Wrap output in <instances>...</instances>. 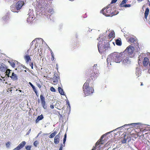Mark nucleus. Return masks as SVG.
I'll return each instance as SVG.
<instances>
[{"label": "nucleus", "instance_id": "nucleus-46", "mask_svg": "<svg viewBox=\"0 0 150 150\" xmlns=\"http://www.w3.org/2000/svg\"><path fill=\"white\" fill-rule=\"evenodd\" d=\"M66 103H67V104L68 105H70V104H69V101L68 100H67L66 101Z\"/></svg>", "mask_w": 150, "mask_h": 150}, {"label": "nucleus", "instance_id": "nucleus-41", "mask_svg": "<svg viewBox=\"0 0 150 150\" xmlns=\"http://www.w3.org/2000/svg\"><path fill=\"white\" fill-rule=\"evenodd\" d=\"M67 109H68L69 111L70 110L71 108L70 105H68V106H67Z\"/></svg>", "mask_w": 150, "mask_h": 150}, {"label": "nucleus", "instance_id": "nucleus-19", "mask_svg": "<svg viewBox=\"0 0 150 150\" xmlns=\"http://www.w3.org/2000/svg\"><path fill=\"white\" fill-rule=\"evenodd\" d=\"M43 118L44 117L42 115H40L38 116L35 120L36 122V123H38L40 120H42Z\"/></svg>", "mask_w": 150, "mask_h": 150}, {"label": "nucleus", "instance_id": "nucleus-22", "mask_svg": "<svg viewBox=\"0 0 150 150\" xmlns=\"http://www.w3.org/2000/svg\"><path fill=\"white\" fill-rule=\"evenodd\" d=\"M108 36L109 38H114L115 36V34L114 31H111Z\"/></svg>", "mask_w": 150, "mask_h": 150}, {"label": "nucleus", "instance_id": "nucleus-50", "mask_svg": "<svg viewBox=\"0 0 150 150\" xmlns=\"http://www.w3.org/2000/svg\"><path fill=\"white\" fill-rule=\"evenodd\" d=\"M137 1L139 2L142 1H143V0H137Z\"/></svg>", "mask_w": 150, "mask_h": 150}, {"label": "nucleus", "instance_id": "nucleus-8", "mask_svg": "<svg viewBox=\"0 0 150 150\" xmlns=\"http://www.w3.org/2000/svg\"><path fill=\"white\" fill-rule=\"evenodd\" d=\"M53 84L55 85L57 84L59 81V77L58 74L56 73H54V77L53 78Z\"/></svg>", "mask_w": 150, "mask_h": 150}, {"label": "nucleus", "instance_id": "nucleus-26", "mask_svg": "<svg viewBox=\"0 0 150 150\" xmlns=\"http://www.w3.org/2000/svg\"><path fill=\"white\" fill-rule=\"evenodd\" d=\"M8 62L9 63L11 66L13 68H14L15 66V64L14 61H9Z\"/></svg>", "mask_w": 150, "mask_h": 150}, {"label": "nucleus", "instance_id": "nucleus-37", "mask_svg": "<svg viewBox=\"0 0 150 150\" xmlns=\"http://www.w3.org/2000/svg\"><path fill=\"white\" fill-rule=\"evenodd\" d=\"M63 147H64V144H61V145L60 146V148L59 149V150H62Z\"/></svg>", "mask_w": 150, "mask_h": 150}, {"label": "nucleus", "instance_id": "nucleus-31", "mask_svg": "<svg viewBox=\"0 0 150 150\" xmlns=\"http://www.w3.org/2000/svg\"><path fill=\"white\" fill-rule=\"evenodd\" d=\"M126 136V135H125L124 136V139H123V140H121V142L123 144H124V143H126L127 142V139L126 138H125Z\"/></svg>", "mask_w": 150, "mask_h": 150}, {"label": "nucleus", "instance_id": "nucleus-15", "mask_svg": "<svg viewBox=\"0 0 150 150\" xmlns=\"http://www.w3.org/2000/svg\"><path fill=\"white\" fill-rule=\"evenodd\" d=\"M24 58L27 63H28L31 61L30 57L29 55H28V54L24 56Z\"/></svg>", "mask_w": 150, "mask_h": 150}, {"label": "nucleus", "instance_id": "nucleus-30", "mask_svg": "<svg viewBox=\"0 0 150 150\" xmlns=\"http://www.w3.org/2000/svg\"><path fill=\"white\" fill-rule=\"evenodd\" d=\"M11 70H10L9 69H7L6 70V75H7L8 77H9V75L10 73V71H11Z\"/></svg>", "mask_w": 150, "mask_h": 150}, {"label": "nucleus", "instance_id": "nucleus-32", "mask_svg": "<svg viewBox=\"0 0 150 150\" xmlns=\"http://www.w3.org/2000/svg\"><path fill=\"white\" fill-rule=\"evenodd\" d=\"M31 147V146L29 145H27L25 146V148L27 150H30Z\"/></svg>", "mask_w": 150, "mask_h": 150}, {"label": "nucleus", "instance_id": "nucleus-11", "mask_svg": "<svg viewBox=\"0 0 150 150\" xmlns=\"http://www.w3.org/2000/svg\"><path fill=\"white\" fill-rule=\"evenodd\" d=\"M23 4V2L21 1H18L16 5V8L17 10H19L21 8Z\"/></svg>", "mask_w": 150, "mask_h": 150}, {"label": "nucleus", "instance_id": "nucleus-18", "mask_svg": "<svg viewBox=\"0 0 150 150\" xmlns=\"http://www.w3.org/2000/svg\"><path fill=\"white\" fill-rule=\"evenodd\" d=\"M127 1L128 0H123L121 3L119 4V6L120 7H124Z\"/></svg>", "mask_w": 150, "mask_h": 150}, {"label": "nucleus", "instance_id": "nucleus-13", "mask_svg": "<svg viewBox=\"0 0 150 150\" xmlns=\"http://www.w3.org/2000/svg\"><path fill=\"white\" fill-rule=\"evenodd\" d=\"M61 135L60 132H59L58 134L54 138V142L55 144H57L59 143V138Z\"/></svg>", "mask_w": 150, "mask_h": 150}, {"label": "nucleus", "instance_id": "nucleus-23", "mask_svg": "<svg viewBox=\"0 0 150 150\" xmlns=\"http://www.w3.org/2000/svg\"><path fill=\"white\" fill-rule=\"evenodd\" d=\"M149 8H146L144 13V17L146 19L147 17L149 14Z\"/></svg>", "mask_w": 150, "mask_h": 150}, {"label": "nucleus", "instance_id": "nucleus-40", "mask_svg": "<svg viewBox=\"0 0 150 150\" xmlns=\"http://www.w3.org/2000/svg\"><path fill=\"white\" fill-rule=\"evenodd\" d=\"M117 0H112L111 4L115 3L117 1Z\"/></svg>", "mask_w": 150, "mask_h": 150}, {"label": "nucleus", "instance_id": "nucleus-55", "mask_svg": "<svg viewBox=\"0 0 150 150\" xmlns=\"http://www.w3.org/2000/svg\"><path fill=\"white\" fill-rule=\"evenodd\" d=\"M19 91L20 92H21L22 91L21 90H19Z\"/></svg>", "mask_w": 150, "mask_h": 150}, {"label": "nucleus", "instance_id": "nucleus-5", "mask_svg": "<svg viewBox=\"0 0 150 150\" xmlns=\"http://www.w3.org/2000/svg\"><path fill=\"white\" fill-rule=\"evenodd\" d=\"M108 44H106L105 45L103 46L102 45L101 42H99L98 44V47L100 53L102 54L103 52L105 51L108 49Z\"/></svg>", "mask_w": 150, "mask_h": 150}, {"label": "nucleus", "instance_id": "nucleus-33", "mask_svg": "<svg viewBox=\"0 0 150 150\" xmlns=\"http://www.w3.org/2000/svg\"><path fill=\"white\" fill-rule=\"evenodd\" d=\"M38 142L37 141H35L34 143H33V144L34 146H35L36 147L37 146V145L38 144Z\"/></svg>", "mask_w": 150, "mask_h": 150}, {"label": "nucleus", "instance_id": "nucleus-36", "mask_svg": "<svg viewBox=\"0 0 150 150\" xmlns=\"http://www.w3.org/2000/svg\"><path fill=\"white\" fill-rule=\"evenodd\" d=\"M48 12H50V14H52L53 12V11L52 9H50L48 11Z\"/></svg>", "mask_w": 150, "mask_h": 150}, {"label": "nucleus", "instance_id": "nucleus-16", "mask_svg": "<svg viewBox=\"0 0 150 150\" xmlns=\"http://www.w3.org/2000/svg\"><path fill=\"white\" fill-rule=\"evenodd\" d=\"M10 77L14 80H16L18 79L17 75L13 72L12 73V75L10 76Z\"/></svg>", "mask_w": 150, "mask_h": 150}, {"label": "nucleus", "instance_id": "nucleus-27", "mask_svg": "<svg viewBox=\"0 0 150 150\" xmlns=\"http://www.w3.org/2000/svg\"><path fill=\"white\" fill-rule=\"evenodd\" d=\"M57 133L56 131L52 133L49 136V137L50 138H53L55 135Z\"/></svg>", "mask_w": 150, "mask_h": 150}, {"label": "nucleus", "instance_id": "nucleus-48", "mask_svg": "<svg viewBox=\"0 0 150 150\" xmlns=\"http://www.w3.org/2000/svg\"><path fill=\"white\" fill-rule=\"evenodd\" d=\"M66 137H67V134L65 133L64 135V138L66 139Z\"/></svg>", "mask_w": 150, "mask_h": 150}, {"label": "nucleus", "instance_id": "nucleus-53", "mask_svg": "<svg viewBox=\"0 0 150 150\" xmlns=\"http://www.w3.org/2000/svg\"><path fill=\"white\" fill-rule=\"evenodd\" d=\"M141 86H143V84L142 82H141Z\"/></svg>", "mask_w": 150, "mask_h": 150}, {"label": "nucleus", "instance_id": "nucleus-3", "mask_svg": "<svg viewBox=\"0 0 150 150\" xmlns=\"http://www.w3.org/2000/svg\"><path fill=\"white\" fill-rule=\"evenodd\" d=\"M104 15L106 16H112L117 14L118 13L116 10L113 11L111 8H103L100 11Z\"/></svg>", "mask_w": 150, "mask_h": 150}, {"label": "nucleus", "instance_id": "nucleus-42", "mask_svg": "<svg viewBox=\"0 0 150 150\" xmlns=\"http://www.w3.org/2000/svg\"><path fill=\"white\" fill-rule=\"evenodd\" d=\"M51 56H52V57H51V60L52 61H53L54 60V54L51 55Z\"/></svg>", "mask_w": 150, "mask_h": 150}, {"label": "nucleus", "instance_id": "nucleus-54", "mask_svg": "<svg viewBox=\"0 0 150 150\" xmlns=\"http://www.w3.org/2000/svg\"><path fill=\"white\" fill-rule=\"evenodd\" d=\"M35 41V40H33L32 42V43L33 42Z\"/></svg>", "mask_w": 150, "mask_h": 150}, {"label": "nucleus", "instance_id": "nucleus-43", "mask_svg": "<svg viewBox=\"0 0 150 150\" xmlns=\"http://www.w3.org/2000/svg\"><path fill=\"white\" fill-rule=\"evenodd\" d=\"M30 66L31 67V69H33V64L32 62H31L30 64Z\"/></svg>", "mask_w": 150, "mask_h": 150}, {"label": "nucleus", "instance_id": "nucleus-49", "mask_svg": "<svg viewBox=\"0 0 150 150\" xmlns=\"http://www.w3.org/2000/svg\"><path fill=\"white\" fill-rule=\"evenodd\" d=\"M30 131H31V129H30L28 131V132H27L28 134L29 133H30Z\"/></svg>", "mask_w": 150, "mask_h": 150}, {"label": "nucleus", "instance_id": "nucleus-52", "mask_svg": "<svg viewBox=\"0 0 150 150\" xmlns=\"http://www.w3.org/2000/svg\"><path fill=\"white\" fill-rule=\"evenodd\" d=\"M42 55V53H40V54H39V55L40 56H41Z\"/></svg>", "mask_w": 150, "mask_h": 150}, {"label": "nucleus", "instance_id": "nucleus-14", "mask_svg": "<svg viewBox=\"0 0 150 150\" xmlns=\"http://www.w3.org/2000/svg\"><path fill=\"white\" fill-rule=\"evenodd\" d=\"M149 59L147 57L144 58L143 62V64L144 66H146L149 63Z\"/></svg>", "mask_w": 150, "mask_h": 150}, {"label": "nucleus", "instance_id": "nucleus-4", "mask_svg": "<svg viewBox=\"0 0 150 150\" xmlns=\"http://www.w3.org/2000/svg\"><path fill=\"white\" fill-rule=\"evenodd\" d=\"M103 135L96 143L95 146L93 148L92 150H95L97 149H98L97 150H100V149L105 145H104V141L103 140Z\"/></svg>", "mask_w": 150, "mask_h": 150}, {"label": "nucleus", "instance_id": "nucleus-7", "mask_svg": "<svg viewBox=\"0 0 150 150\" xmlns=\"http://www.w3.org/2000/svg\"><path fill=\"white\" fill-rule=\"evenodd\" d=\"M128 42L134 45L136 48H139V44L136 39L131 37L128 39Z\"/></svg>", "mask_w": 150, "mask_h": 150}, {"label": "nucleus", "instance_id": "nucleus-38", "mask_svg": "<svg viewBox=\"0 0 150 150\" xmlns=\"http://www.w3.org/2000/svg\"><path fill=\"white\" fill-rule=\"evenodd\" d=\"M131 5L130 4H125V6H124V7H130L131 6Z\"/></svg>", "mask_w": 150, "mask_h": 150}, {"label": "nucleus", "instance_id": "nucleus-39", "mask_svg": "<svg viewBox=\"0 0 150 150\" xmlns=\"http://www.w3.org/2000/svg\"><path fill=\"white\" fill-rule=\"evenodd\" d=\"M66 138H63V144H64V146H65V143L66 141Z\"/></svg>", "mask_w": 150, "mask_h": 150}, {"label": "nucleus", "instance_id": "nucleus-51", "mask_svg": "<svg viewBox=\"0 0 150 150\" xmlns=\"http://www.w3.org/2000/svg\"><path fill=\"white\" fill-rule=\"evenodd\" d=\"M110 60V59L109 58H108L107 59V62H108V61Z\"/></svg>", "mask_w": 150, "mask_h": 150}, {"label": "nucleus", "instance_id": "nucleus-20", "mask_svg": "<svg viewBox=\"0 0 150 150\" xmlns=\"http://www.w3.org/2000/svg\"><path fill=\"white\" fill-rule=\"evenodd\" d=\"M29 84L32 87V88L33 89L34 91L36 93V95L37 96L38 92L37 91V90L35 88V86L33 85V84L30 82H29Z\"/></svg>", "mask_w": 150, "mask_h": 150}, {"label": "nucleus", "instance_id": "nucleus-21", "mask_svg": "<svg viewBox=\"0 0 150 150\" xmlns=\"http://www.w3.org/2000/svg\"><path fill=\"white\" fill-rule=\"evenodd\" d=\"M29 84L32 87V88L33 89L34 91L36 93V95L37 96L38 92L37 91V90L35 88V86L33 85V84L30 82H29Z\"/></svg>", "mask_w": 150, "mask_h": 150}, {"label": "nucleus", "instance_id": "nucleus-56", "mask_svg": "<svg viewBox=\"0 0 150 150\" xmlns=\"http://www.w3.org/2000/svg\"><path fill=\"white\" fill-rule=\"evenodd\" d=\"M136 124V123H132V124L135 125V124Z\"/></svg>", "mask_w": 150, "mask_h": 150}, {"label": "nucleus", "instance_id": "nucleus-45", "mask_svg": "<svg viewBox=\"0 0 150 150\" xmlns=\"http://www.w3.org/2000/svg\"><path fill=\"white\" fill-rule=\"evenodd\" d=\"M50 108H51L53 109L54 108V106L53 105H51L50 106Z\"/></svg>", "mask_w": 150, "mask_h": 150}, {"label": "nucleus", "instance_id": "nucleus-44", "mask_svg": "<svg viewBox=\"0 0 150 150\" xmlns=\"http://www.w3.org/2000/svg\"><path fill=\"white\" fill-rule=\"evenodd\" d=\"M37 86L40 88L41 87V86L40 84H37Z\"/></svg>", "mask_w": 150, "mask_h": 150}, {"label": "nucleus", "instance_id": "nucleus-34", "mask_svg": "<svg viewBox=\"0 0 150 150\" xmlns=\"http://www.w3.org/2000/svg\"><path fill=\"white\" fill-rule=\"evenodd\" d=\"M10 144V143L9 142H8L6 143V146L7 147H8Z\"/></svg>", "mask_w": 150, "mask_h": 150}, {"label": "nucleus", "instance_id": "nucleus-28", "mask_svg": "<svg viewBox=\"0 0 150 150\" xmlns=\"http://www.w3.org/2000/svg\"><path fill=\"white\" fill-rule=\"evenodd\" d=\"M53 113L55 115H57L58 114H59V115L61 116H62V115L61 114H60V113H59V112H58L57 111H56L55 110H53Z\"/></svg>", "mask_w": 150, "mask_h": 150}, {"label": "nucleus", "instance_id": "nucleus-17", "mask_svg": "<svg viewBox=\"0 0 150 150\" xmlns=\"http://www.w3.org/2000/svg\"><path fill=\"white\" fill-rule=\"evenodd\" d=\"M125 55L122 58V60H123V62L125 63H129L130 62V61L129 58L127 57H125Z\"/></svg>", "mask_w": 150, "mask_h": 150}, {"label": "nucleus", "instance_id": "nucleus-24", "mask_svg": "<svg viewBox=\"0 0 150 150\" xmlns=\"http://www.w3.org/2000/svg\"><path fill=\"white\" fill-rule=\"evenodd\" d=\"M58 90L59 93L61 94V95H64V94L63 90L60 87H58Z\"/></svg>", "mask_w": 150, "mask_h": 150}, {"label": "nucleus", "instance_id": "nucleus-12", "mask_svg": "<svg viewBox=\"0 0 150 150\" xmlns=\"http://www.w3.org/2000/svg\"><path fill=\"white\" fill-rule=\"evenodd\" d=\"M7 66L4 63H0V71L4 72L7 69Z\"/></svg>", "mask_w": 150, "mask_h": 150}, {"label": "nucleus", "instance_id": "nucleus-2", "mask_svg": "<svg viewBox=\"0 0 150 150\" xmlns=\"http://www.w3.org/2000/svg\"><path fill=\"white\" fill-rule=\"evenodd\" d=\"M125 56L124 52H114L111 54L110 57L111 59L116 63H119L122 60V58Z\"/></svg>", "mask_w": 150, "mask_h": 150}, {"label": "nucleus", "instance_id": "nucleus-58", "mask_svg": "<svg viewBox=\"0 0 150 150\" xmlns=\"http://www.w3.org/2000/svg\"><path fill=\"white\" fill-rule=\"evenodd\" d=\"M149 6H150V3L149 4Z\"/></svg>", "mask_w": 150, "mask_h": 150}, {"label": "nucleus", "instance_id": "nucleus-1", "mask_svg": "<svg viewBox=\"0 0 150 150\" xmlns=\"http://www.w3.org/2000/svg\"><path fill=\"white\" fill-rule=\"evenodd\" d=\"M97 64H95L91 69H89L86 72V76L89 78L87 81L84 83L83 87V91L84 94L88 96L93 93V88L89 86L90 82H93L98 75V70L96 69Z\"/></svg>", "mask_w": 150, "mask_h": 150}, {"label": "nucleus", "instance_id": "nucleus-57", "mask_svg": "<svg viewBox=\"0 0 150 150\" xmlns=\"http://www.w3.org/2000/svg\"><path fill=\"white\" fill-rule=\"evenodd\" d=\"M57 108L58 109H60V108Z\"/></svg>", "mask_w": 150, "mask_h": 150}, {"label": "nucleus", "instance_id": "nucleus-47", "mask_svg": "<svg viewBox=\"0 0 150 150\" xmlns=\"http://www.w3.org/2000/svg\"><path fill=\"white\" fill-rule=\"evenodd\" d=\"M50 53H51V55H52V54H54V53H53V52H52V50H50Z\"/></svg>", "mask_w": 150, "mask_h": 150}, {"label": "nucleus", "instance_id": "nucleus-10", "mask_svg": "<svg viewBox=\"0 0 150 150\" xmlns=\"http://www.w3.org/2000/svg\"><path fill=\"white\" fill-rule=\"evenodd\" d=\"M40 98L42 107L44 109H46L47 108V106L46 105L45 97L43 96V95L41 94L40 95Z\"/></svg>", "mask_w": 150, "mask_h": 150}, {"label": "nucleus", "instance_id": "nucleus-25", "mask_svg": "<svg viewBox=\"0 0 150 150\" xmlns=\"http://www.w3.org/2000/svg\"><path fill=\"white\" fill-rule=\"evenodd\" d=\"M116 44L118 46H121L122 45V42L121 40L118 39L116 40Z\"/></svg>", "mask_w": 150, "mask_h": 150}, {"label": "nucleus", "instance_id": "nucleus-6", "mask_svg": "<svg viewBox=\"0 0 150 150\" xmlns=\"http://www.w3.org/2000/svg\"><path fill=\"white\" fill-rule=\"evenodd\" d=\"M134 47L133 46L130 45L127 47L123 52H124V54H125V52H127L128 55L131 57L132 56V54L134 52Z\"/></svg>", "mask_w": 150, "mask_h": 150}, {"label": "nucleus", "instance_id": "nucleus-9", "mask_svg": "<svg viewBox=\"0 0 150 150\" xmlns=\"http://www.w3.org/2000/svg\"><path fill=\"white\" fill-rule=\"evenodd\" d=\"M26 144L25 142L23 141L18 146L14 149L13 150H20L22 148L25 146Z\"/></svg>", "mask_w": 150, "mask_h": 150}, {"label": "nucleus", "instance_id": "nucleus-35", "mask_svg": "<svg viewBox=\"0 0 150 150\" xmlns=\"http://www.w3.org/2000/svg\"><path fill=\"white\" fill-rule=\"evenodd\" d=\"M50 90H51V91L52 92H55V89L53 87H52L50 88Z\"/></svg>", "mask_w": 150, "mask_h": 150}, {"label": "nucleus", "instance_id": "nucleus-29", "mask_svg": "<svg viewBox=\"0 0 150 150\" xmlns=\"http://www.w3.org/2000/svg\"><path fill=\"white\" fill-rule=\"evenodd\" d=\"M14 5H12L11 6V10L13 12H16V9L14 7Z\"/></svg>", "mask_w": 150, "mask_h": 150}]
</instances>
